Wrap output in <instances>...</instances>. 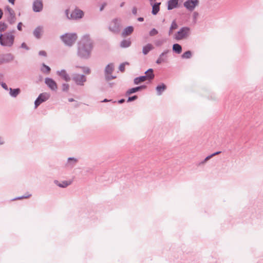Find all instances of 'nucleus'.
<instances>
[{"mask_svg": "<svg viewBox=\"0 0 263 263\" xmlns=\"http://www.w3.org/2000/svg\"><path fill=\"white\" fill-rule=\"evenodd\" d=\"M54 183L59 187H66L71 183L70 181H64L62 183H59L57 180L54 181Z\"/></svg>", "mask_w": 263, "mask_h": 263, "instance_id": "nucleus-24", "label": "nucleus"}, {"mask_svg": "<svg viewBox=\"0 0 263 263\" xmlns=\"http://www.w3.org/2000/svg\"><path fill=\"white\" fill-rule=\"evenodd\" d=\"M72 80L77 85L83 86L86 81V78L84 74L73 73L72 74Z\"/></svg>", "mask_w": 263, "mask_h": 263, "instance_id": "nucleus-8", "label": "nucleus"}, {"mask_svg": "<svg viewBox=\"0 0 263 263\" xmlns=\"http://www.w3.org/2000/svg\"><path fill=\"white\" fill-rule=\"evenodd\" d=\"M41 70L42 72L44 73L48 74L50 73L51 69L48 66L43 63L42 64V66L41 68Z\"/></svg>", "mask_w": 263, "mask_h": 263, "instance_id": "nucleus-28", "label": "nucleus"}, {"mask_svg": "<svg viewBox=\"0 0 263 263\" xmlns=\"http://www.w3.org/2000/svg\"><path fill=\"white\" fill-rule=\"evenodd\" d=\"M198 16V13L197 12H194L193 14V19L194 20V22H196L197 17Z\"/></svg>", "mask_w": 263, "mask_h": 263, "instance_id": "nucleus-42", "label": "nucleus"}, {"mask_svg": "<svg viewBox=\"0 0 263 263\" xmlns=\"http://www.w3.org/2000/svg\"><path fill=\"white\" fill-rule=\"evenodd\" d=\"M164 43V41L159 39L155 41V44L156 46H161Z\"/></svg>", "mask_w": 263, "mask_h": 263, "instance_id": "nucleus-35", "label": "nucleus"}, {"mask_svg": "<svg viewBox=\"0 0 263 263\" xmlns=\"http://www.w3.org/2000/svg\"><path fill=\"white\" fill-rule=\"evenodd\" d=\"M80 68H81L83 71L86 74H89L90 72V70L88 68L85 67H80Z\"/></svg>", "mask_w": 263, "mask_h": 263, "instance_id": "nucleus-37", "label": "nucleus"}, {"mask_svg": "<svg viewBox=\"0 0 263 263\" xmlns=\"http://www.w3.org/2000/svg\"><path fill=\"white\" fill-rule=\"evenodd\" d=\"M3 14V12L2 10L0 9V20L2 17Z\"/></svg>", "mask_w": 263, "mask_h": 263, "instance_id": "nucleus-52", "label": "nucleus"}, {"mask_svg": "<svg viewBox=\"0 0 263 263\" xmlns=\"http://www.w3.org/2000/svg\"><path fill=\"white\" fill-rule=\"evenodd\" d=\"M69 89V85L68 84L64 83L62 85V90L63 91H67Z\"/></svg>", "mask_w": 263, "mask_h": 263, "instance_id": "nucleus-39", "label": "nucleus"}, {"mask_svg": "<svg viewBox=\"0 0 263 263\" xmlns=\"http://www.w3.org/2000/svg\"><path fill=\"white\" fill-rule=\"evenodd\" d=\"M121 20L116 18L113 19L109 25V30L114 33H118L120 31Z\"/></svg>", "mask_w": 263, "mask_h": 263, "instance_id": "nucleus-5", "label": "nucleus"}, {"mask_svg": "<svg viewBox=\"0 0 263 263\" xmlns=\"http://www.w3.org/2000/svg\"><path fill=\"white\" fill-rule=\"evenodd\" d=\"M158 31L155 28H153L149 31V34L150 36H153L158 34Z\"/></svg>", "mask_w": 263, "mask_h": 263, "instance_id": "nucleus-36", "label": "nucleus"}, {"mask_svg": "<svg viewBox=\"0 0 263 263\" xmlns=\"http://www.w3.org/2000/svg\"><path fill=\"white\" fill-rule=\"evenodd\" d=\"M114 70V65L110 63L108 64L105 69V77L107 80H110L114 79L116 77H114L111 75V73Z\"/></svg>", "mask_w": 263, "mask_h": 263, "instance_id": "nucleus-10", "label": "nucleus"}, {"mask_svg": "<svg viewBox=\"0 0 263 263\" xmlns=\"http://www.w3.org/2000/svg\"><path fill=\"white\" fill-rule=\"evenodd\" d=\"M111 100H107V99H105L103 101H102V102H109V101H110Z\"/></svg>", "mask_w": 263, "mask_h": 263, "instance_id": "nucleus-56", "label": "nucleus"}, {"mask_svg": "<svg viewBox=\"0 0 263 263\" xmlns=\"http://www.w3.org/2000/svg\"><path fill=\"white\" fill-rule=\"evenodd\" d=\"M166 89V86L163 83H162L160 85H158L156 88L157 95L158 96L161 95L162 92L164 91Z\"/></svg>", "mask_w": 263, "mask_h": 263, "instance_id": "nucleus-20", "label": "nucleus"}, {"mask_svg": "<svg viewBox=\"0 0 263 263\" xmlns=\"http://www.w3.org/2000/svg\"><path fill=\"white\" fill-rule=\"evenodd\" d=\"M65 14L67 18L72 20H78L81 18L84 15L83 11L80 9H75L71 12L70 16L69 15V10H66L65 11Z\"/></svg>", "mask_w": 263, "mask_h": 263, "instance_id": "nucleus-6", "label": "nucleus"}, {"mask_svg": "<svg viewBox=\"0 0 263 263\" xmlns=\"http://www.w3.org/2000/svg\"><path fill=\"white\" fill-rule=\"evenodd\" d=\"M45 83L51 90L53 91H55L57 90V84L52 79L50 78H45Z\"/></svg>", "mask_w": 263, "mask_h": 263, "instance_id": "nucleus-14", "label": "nucleus"}, {"mask_svg": "<svg viewBox=\"0 0 263 263\" xmlns=\"http://www.w3.org/2000/svg\"><path fill=\"white\" fill-rule=\"evenodd\" d=\"M134 31L133 26H128L126 27L122 32V36H125L130 34Z\"/></svg>", "mask_w": 263, "mask_h": 263, "instance_id": "nucleus-23", "label": "nucleus"}, {"mask_svg": "<svg viewBox=\"0 0 263 263\" xmlns=\"http://www.w3.org/2000/svg\"><path fill=\"white\" fill-rule=\"evenodd\" d=\"M14 57L13 56L10 54L8 53L5 55L3 61L5 63H8L13 60Z\"/></svg>", "mask_w": 263, "mask_h": 263, "instance_id": "nucleus-27", "label": "nucleus"}, {"mask_svg": "<svg viewBox=\"0 0 263 263\" xmlns=\"http://www.w3.org/2000/svg\"><path fill=\"white\" fill-rule=\"evenodd\" d=\"M92 49V42L89 35L83 36L79 43L78 55L82 59H88L90 56Z\"/></svg>", "mask_w": 263, "mask_h": 263, "instance_id": "nucleus-1", "label": "nucleus"}, {"mask_svg": "<svg viewBox=\"0 0 263 263\" xmlns=\"http://www.w3.org/2000/svg\"><path fill=\"white\" fill-rule=\"evenodd\" d=\"M9 2L14 5L15 0H8Z\"/></svg>", "mask_w": 263, "mask_h": 263, "instance_id": "nucleus-54", "label": "nucleus"}, {"mask_svg": "<svg viewBox=\"0 0 263 263\" xmlns=\"http://www.w3.org/2000/svg\"><path fill=\"white\" fill-rule=\"evenodd\" d=\"M154 48L151 44H147L142 48V53L144 55H146L151 50Z\"/></svg>", "mask_w": 263, "mask_h": 263, "instance_id": "nucleus-21", "label": "nucleus"}, {"mask_svg": "<svg viewBox=\"0 0 263 263\" xmlns=\"http://www.w3.org/2000/svg\"><path fill=\"white\" fill-rule=\"evenodd\" d=\"M137 99V96H132V97H128V99H127V102H131V101H134L135 100H136Z\"/></svg>", "mask_w": 263, "mask_h": 263, "instance_id": "nucleus-40", "label": "nucleus"}, {"mask_svg": "<svg viewBox=\"0 0 263 263\" xmlns=\"http://www.w3.org/2000/svg\"><path fill=\"white\" fill-rule=\"evenodd\" d=\"M220 153H221V152L220 151H218V152H217L215 153H213L212 154H211V155L210 156H207L205 159L204 160V161L202 162V163H204L206 161H208V160H209L210 158H211L212 157H213V156H215V155H218Z\"/></svg>", "mask_w": 263, "mask_h": 263, "instance_id": "nucleus-32", "label": "nucleus"}, {"mask_svg": "<svg viewBox=\"0 0 263 263\" xmlns=\"http://www.w3.org/2000/svg\"><path fill=\"white\" fill-rule=\"evenodd\" d=\"M156 0H149V2H150V4L151 5H153V4H154L155 3L154 2Z\"/></svg>", "mask_w": 263, "mask_h": 263, "instance_id": "nucleus-51", "label": "nucleus"}, {"mask_svg": "<svg viewBox=\"0 0 263 263\" xmlns=\"http://www.w3.org/2000/svg\"><path fill=\"white\" fill-rule=\"evenodd\" d=\"M192 52L189 50L183 53V54L181 55V57L182 59H190L192 57Z\"/></svg>", "mask_w": 263, "mask_h": 263, "instance_id": "nucleus-30", "label": "nucleus"}, {"mask_svg": "<svg viewBox=\"0 0 263 263\" xmlns=\"http://www.w3.org/2000/svg\"><path fill=\"white\" fill-rule=\"evenodd\" d=\"M57 73L66 82H68L70 80L69 76L64 69H62L60 71H57Z\"/></svg>", "mask_w": 263, "mask_h": 263, "instance_id": "nucleus-16", "label": "nucleus"}, {"mask_svg": "<svg viewBox=\"0 0 263 263\" xmlns=\"http://www.w3.org/2000/svg\"><path fill=\"white\" fill-rule=\"evenodd\" d=\"M14 31H12L0 34V44L2 46L11 47L14 44Z\"/></svg>", "mask_w": 263, "mask_h": 263, "instance_id": "nucleus-2", "label": "nucleus"}, {"mask_svg": "<svg viewBox=\"0 0 263 263\" xmlns=\"http://www.w3.org/2000/svg\"><path fill=\"white\" fill-rule=\"evenodd\" d=\"M10 90V95L14 98L16 97V96L20 93L21 90L19 88L12 89L10 88L9 89Z\"/></svg>", "mask_w": 263, "mask_h": 263, "instance_id": "nucleus-25", "label": "nucleus"}, {"mask_svg": "<svg viewBox=\"0 0 263 263\" xmlns=\"http://www.w3.org/2000/svg\"><path fill=\"white\" fill-rule=\"evenodd\" d=\"M131 42L129 40H123L120 43V46L122 48H127L130 46Z\"/></svg>", "mask_w": 263, "mask_h": 263, "instance_id": "nucleus-29", "label": "nucleus"}, {"mask_svg": "<svg viewBox=\"0 0 263 263\" xmlns=\"http://www.w3.org/2000/svg\"><path fill=\"white\" fill-rule=\"evenodd\" d=\"M191 35V28L189 27H181L174 35V39L180 41L188 38Z\"/></svg>", "mask_w": 263, "mask_h": 263, "instance_id": "nucleus-3", "label": "nucleus"}, {"mask_svg": "<svg viewBox=\"0 0 263 263\" xmlns=\"http://www.w3.org/2000/svg\"><path fill=\"white\" fill-rule=\"evenodd\" d=\"M169 52L168 50H164L159 57L158 59L157 60L156 63L157 64H160L163 62H164L167 60L166 54Z\"/></svg>", "mask_w": 263, "mask_h": 263, "instance_id": "nucleus-15", "label": "nucleus"}, {"mask_svg": "<svg viewBox=\"0 0 263 263\" xmlns=\"http://www.w3.org/2000/svg\"><path fill=\"white\" fill-rule=\"evenodd\" d=\"M77 37L78 36L76 33H66L60 36V39L64 44L70 47L74 44Z\"/></svg>", "mask_w": 263, "mask_h": 263, "instance_id": "nucleus-4", "label": "nucleus"}, {"mask_svg": "<svg viewBox=\"0 0 263 263\" xmlns=\"http://www.w3.org/2000/svg\"><path fill=\"white\" fill-rule=\"evenodd\" d=\"M143 20H144V18L143 17H140L138 18V21L139 22H142V21H143Z\"/></svg>", "mask_w": 263, "mask_h": 263, "instance_id": "nucleus-50", "label": "nucleus"}, {"mask_svg": "<svg viewBox=\"0 0 263 263\" xmlns=\"http://www.w3.org/2000/svg\"><path fill=\"white\" fill-rule=\"evenodd\" d=\"M125 101L124 99H122L119 101V103H122Z\"/></svg>", "mask_w": 263, "mask_h": 263, "instance_id": "nucleus-55", "label": "nucleus"}, {"mask_svg": "<svg viewBox=\"0 0 263 263\" xmlns=\"http://www.w3.org/2000/svg\"><path fill=\"white\" fill-rule=\"evenodd\" d=\"M43 8V4L42 0H35L32 5V9L34 12H41Z\"/></svg>", "mask_w": 263, "mask_h": 263, "instance_id": "nucleus-13", "label": "nucleus"}, {"mask_svg": "<svg viewBox=\"0 0 263 263\" xmlns=\"http://www.w3.org/2000/svg\"><path fill=\"white\" fill-rule=\"evenodd\" d=\"M1 86L4 89H5L6 90H8L9 89L7 84L4 82L2 83Z\"/></svg>", "mask_w": 263, "mask_h": 263, "instance_id": "nucleus-43", "label": "nucleus"}, {"mask_svg": "<svg viewBox=\"0 0 263 263\" xmlns=\"http://www.w3.org/2000/svg\"><path fill=\"white\" fill-rule=\"evenodd\" d=\"M22 23L21 22H20L18 24L17 28L18 30H20V31L22 30Z\"/></svg>", "mask_w": 263, "mask_h": 263, "instance_id": "nucleus-48", "label": "nucleus"}, {"mask_svg": "<svg viewBox=\"0 0 263 263\" xmlns=\"http://www.w3.org/2000/svg\"><path fill=\"white\" fill-rule=\"evenodd\" d=\"M21 47L22 48H24L27 50H29V48L27 47V45L25 43H23L21 44Z\"/></svg>", "mask_w": 263, "mask_h": 263, "instance_id": "nucleus-45", "label": "nucleus"}, {"mask_svg": "<svg viewBox=\"0 0 263 263\" xmlns=\"http://www.w3.org/2000/svg\"><path fill=\"white\" fill-rule=\"evenodd\" d=\"M30 196H31V194L28 195L27 196H25L18 197L15 198V199H23V198H27L28 197H29Z\"/></svg>", "mask_w": 263, "mask_h": 263, "instance_id": "nucleus-46", "label": "nucleus"}, {"mask_svg": "<svg viewBox=\"0 0 263 263\" xmlns=\"http://www.w3.org/2000/svg\"><path fill=\"white\" fill-rule=\"evenodd\" d=\"M50 97V95L47 92L41 93L34 102L35 108H36L42 103L47 100Z\"/></svg>", "mask_w": 263, "mask_h": 263, "instance_id": "nucleus-9", "label": "nucleus"}, {"mask_svg": "<svg viewBox=\"0 0 263 263\" xmlns=\"http://www.w3.org/2000/svg\"><path fill=\"white\" fill-rule=\"evenodd\" d=\"M7 11L8 13V16L7 17L8 22L10 24H13L15 23L16 20L14 11L12 8L9 7L7 8Z\"/></svg>", "mask_w": 263, "mask_h": 263, "instance_id": "nucleus-12", "label": "nucleus"}, {"mask_svg": "<svg viewBox=\"0 0 263 263\" xmlns=\"http://www.w3.org/2000/svg\"><path fill=\"white\" fill-rule=\"evenodd\" d=\"M43 27L38 26L33 31V35L37 39H40L41 37L43 32Z\"/></svg>", "mask_w": 263, "mask_h": 263, "instance_id": "nucleus-18", "label": "nucleus"}, {"mask_svg": "<svg viewBox=\"0 0 263 263\" xmlns=\"http://www.w3.org/2000/svg\"><path fill=\"white\" fill-rule=\"evenodd\" d=\"M146 86L145 85H141L135 88H130L126 91V95H130V94L136 92L138 91L141 90L143 89H145L146 88Z\"/></svg>", "mask_w": 263, "mask_h": 263, "instance_id": "nucleus-17", "label": "nucleus"}, {"mask_svg": "<svg viewBox=\"0 0 263 263\" xmlns=\"http://www.w3.org/2000/svg\"><path fill=\"white\" fill-rule=\"evenodd\" d=\"M3 143H0V144H2Z\"/></svg>", "mask_w": 263, "mask_h": 263, "instance_id": "nucleus-59", "label": "nucleus"}, {"mask_svg": "<svg viewBox=\"0 0 263 263\" xmlns=\"http://www.w3.org/2000/svg\"><path fill=\"white\" fill-rule=\"evenodd\" d=\"M178 25L176 22L175 20H174L171 24V25L170 26L171 29H176L178 28Z\"/></svg>", "mask_w": 263, "mask_h": 263, "instance_id": "nucleus-34", "label": "nucleus"}, {"mask_svg": "<svg viewBox=\"0 0 263 263\" xmlns=\"http://www.w3.org/2000/svg\"><path fill=\"white\" fill-rule=\"evenodd\" d=\"M106 3H104V4H103L101 6V7H100V11H102L104 9V7L106 6Z\"/></svg>", "mask_w": 263, "mask_h": 263, "instance_id": "nucleus-49", "label": "nucleus"}, {"mask_svg": "<svg viewBox=\"0 0 263 263\" xmlns=\"http://www.w3.org/2000/svg\"><path fill=\"white\" fill-rule=\"evenodd\" d=\"M68 101L69 102H72L74 101V100L72 98L69 99Z\"/></svg>", "mask_w": 263, "mask_h": 263, "instance_id": "nucleus-58", "label": "nucleus"}, {"mask_svg": "<svg viewBox=\"0 0 263 263\" xmlns=\"http://www.w3.org/2000/svg\"><path fill=\"white\" fill-rule=\"evenodd\" d=\"M178 4V0H170L168 2L167 9L172 10L177 7Z\"/></svg>", "mask_w": 263, "mask_h": 263, "instance_id": "nucleus-19", "label": "nucleus"}, {"mask_svg": "<svg viewBox=\"0 0 263 263\" xmlns=\"http://www.w3.org/2000/svg\"><path fill=\"white\" fill-rule=\"evenodd\" d=\"M145 74H146L145 76H151V74H154L153 73V70L152 68H149L146 71H145Z\"/></svg>", "mask_w": 263, "mask_h": 263, "instance_id": "nucleus-38", "label": "nucleus"}, {"mask_svg": "<svg viewBox=\"0 0 263 263\" xmlns=\"http://www.w3.org/2000/svg\"><path fill=\"white\" fill-rule=\"evenodd\" d=\"M199 4V0H187L183 3V6L189 11H192Z\"/></svg>", "mask_w": 263, "mask_h": 263, "instance_id": "nucleus-7", "label": "nucleus"}, {"mask_svg": "<svg viewBox=\"0 0 263 263\" xmlns=\"http://www.w3.org/2000/svg\"><path fill=\"white\" fill-rule=\"evenodd\" d=\"M132 13L134 15H136L137 13V9L136 7H134L132 9Z\"/></svg>", "mask_w": 263, "mask_h": 263, "instance_id": "nucleus-47", "label": "nucleus"}, {"mask_svg": "<svg viewBox=\"0 0 263 263\" xmlns=\"http://www.w3.org/2000/svg\"><path fill=\"white\" fill-rule=\"evenodd\" d=\"M39 54L41 56H44V57H46V55H47L46 52L43 50L40 51L39 53Z\"/></svg>", "mask_w": 263, "mask_h": 263, "instance_id": "nucleus-44", "label": "nucleus"}, {"mask_svg": "<svg viewBox=\"0 0 263 263\" xmlns=\"http://www.w3.org/2000/svg\"><path fill=\"white\" fill-rule=\"evenodd\" d=\"M155 75L151 74L149 76H142L139 77H137L134 79V83L135 85H138L141 82H144L146 80H152L154 78Z\"/></svg>", "mask_w": 263, "mask_h": 263, "instance_id": "nucleus-11", "label": "nucleus"}, {"mask_svg": "<svg viewBox=\"0 0 263 263\" xmlns=\"http://www.w3.org/2000/svg\"><path fill=\"white\" fill-rule=\"evenodd\" d=\"M173 30V29H171L170 27L168 31L169 35H171L172 33Z\"/></svg>", "mask_w": 263, "mask_h": 263, "instance_id": "nucleus-53", "label": "nucleus"}, {"mask_svg": "<svg viewBox=\"0 0 263 263\" xmlns=\"http://www.w3.org/2000/svg\"><path fill=\"white\" fill-rule=\"evenodd\" d=\"M173 50L177 54H180L182 51V47L178 44H175L173 46Z\"/></svg>", "mask_w": 263, "mask_h": 263, "instance_id": "nucleus-26", "label": "nucleus"}, {"mask_svg": "<svg viewBox=\"0 0 263 263\" xmlns=\"http://www.w3.org/2000/svg\"><path fill=\"white\" fill-rule=\"evenodd\" d=\"M125 63H122L119 66V70L121 71H124V70H125Z\"/></svg>", "mask_w": 263, "mask_h": 263, "instance_id": "nucleus-41", "label": "nucleus"}, {"mask_svg": "<svg viewBox=\"0 0 263 263\" xmlns=\"http://www.w3.org/2000/svg\"><path fill=\"white\" fill-rule=\"evenodd\" d=\"M161 3H156L152 5V13L153 15H156L160 10V5Z\"/></svg>", "mask_w": 263, "mask_h": 263, "instance_id": "nucleus-22", "label": "nucleus"}, {"mask_svg": "<svg viewBox=\"0 0 263 263\" xmlns=\"http://www.w3.org/2000/svg\"><path fill=\"white\" fill-rule=\"evenodd\" d=\"M7 28V25L5 23H0V31H4Z\"/></svg>", "mask_w": 263, "mask_h": 263, "instance_id": "nucleus-33", "label": "nucleus"}, {"mask_svg": "<svg viewBox=\"0 0 263 263\" xmlns=\"http://www.w3.org/2000/svg\"><path fill=\"white\" fill-rule=\"evenodd\" d=\"M77 162V160L74 158H69L68 159V165H70L72 167Z\"/></svg>", "mask_w": 263, "mask_h": 263, "instance_id": "nucleus-31", "label": "nucleus"}, {"mask_svg": "<svg viewBox=\"0 0 263 263\" xmlns=\"http://www.w3.org/2000/svg\"><path fill=\"white\" fill-rule=\"evenodd\" d=\"M124 4H125L124 2L121 3L120 4V7H122L124 5Z\"/></svg>", "mask_w": 263, "mask_h": 263, "instance_id": "nucleus-57", "label": "nucleus"}]
</instances>
